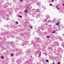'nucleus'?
Here are the masks:
<instances>
[{"label":"nucleus","mask_w":64,"mask_h":64,"mask_svg":"<svg viewBox=\"0 0 64 64\" xmlns=\"http://www.w3.org/2000/svg\"><path fill=\"white\" fill-rule=\"evenodd\" d=\"M20 50H19V51H20Z\"/></svg>","instance_id":"obj_29"},{"label":"nucleus","mask_w":64,"mask_h":64,"mask_svg":"<svg viewBox=\"0 0 64 64\" xmlns=\"http://www.w3.org/2000/svg\"><path fill=\"white\" fill-rule=\"evenodd\" d=\"M56 25H59V23H56Z\"/></svg>","instance_id":"obj_7"},{"label":"nucleus","mask_w":64,"mask_h":64,"mask_svg":"<svg viewBox=\"0 0 64 64\" xmlns=\"http://www.w3.org/2000/svg\"><path fill=\"white\" fill-rule=\"evenodd\" d=\"M58 64H60V62H58Z\"/></svg>","instance_id":"obj_18"},{"label":"nucleus","mask_w":64,"mask_h":64,"mask_svg":"<svg viewBox=\"0 0 64 64\" xmlns=\"http://www.w3.org/2000/svg\"><path fill=\"white\" fill-rule=\"evenodd\" d=\"M53 64H54V62Z\"/></svg>","instance_id":"obj_27"},{"label":"nucleus","mask_w":64,"mask_h":64,"mask_svg":"<svg viewBox=\"0 0 64 64\" xmlns=\"http://www.w3.org/2000/svg\"><path fill=\"white\" fill-rule=\"evenodd\" d=\"M52 33H55V32H55V31L54 30L52 32Z\"/></svg>","instance_id":"obj_10"},{"label":"nucleus","mask_w":64,"mask_h":64,"mask_svg":"<svg viewBox=\"0 0 64 64\" xmlns=\"http://www.w3.org/2000/svg\"><path fill=\"white\" fill-rule=\"evenodd\" d=\"M26 55H28L29 54V53H32V50H28L26 51Z\"/></svg>","instance_id":"obj_2"},{"label":"nucleus","mask_w":64,"mask_h":64,"mask_svg":"<svg viewBox=\"0 0 64 64\" xmlns=\"http://www.w3.org/2000/svg\"><path fill=\"white\" fill-rule=\"evenodd\" d=\"M51 48H49V49H50Z\"/></svg>","instance_id":"obj_28"},{"label":"nucleus","mask_w":64,"mask_h":64,"mask_svg":"<svg viewBox=\"0 0 64 64\" xmlns=\"http://www.w3.org/2000/svg\"><path fill=\"white\" fill-rule=\"evenodd\" d=\"M20 1L21 2H22L23 1V0H20Z\"/></svg>","instance_id":"obj_15"},{"label":"nucleus","mask_w":64,"mask_h":64,"mask_svg":"<svg viewBox=\"0 0 64 64\" xmlns=\"http://www.w3.org/2000/svg\"><path fill=\"white\" fill-rule=\"evenodd\" d=\"M20 62H21V60H20V59H18L17 61H16L17 63L18 64H20V63H21Z\"/></svg>","instance_id":"obj_3"},{"label":"nucleus","mask_w":64,"mask_h":64,"mask_svg":"<svg viewBox=\"0 0 64 64\" xmlns=\"http://www.w3.org/2000/svg\"><path fill=\"white\" fill-rule=\"evenodd\" d=\"M56 8H58V6H56Z\"/></svg>","instance_id":"obj_17"},{"label":"nucleus","mask_w":64,"mask_h":64,"mask_svg":"<svg viewBox=\"0 0 64 64\" xmlns=\"http://www.w3.org/2000/svg\"><path fill=\"white\" fill-rule=\"evenodd\" d=\"M41 53L40 52V53L39 57H40V56H41Z\"/></svg>","instance_id":"obj_12"},{"label":"nucleus","mask_w":64,"mask_h":64,"mask_svg":"<svg viewBox=\"0 0 64 64\" xmlns=\"http://www.w3.org/2000/svg\"><path fill=\"white\" fill-rule=\"evenodd\" d=\"M46 62H49V60H46Z\"/></svg>","instance_id":"obj_11"},{"label":"nucleus","mask_w":64,"mask_h":64,"mask_svg":"<svg viewBox=\"0 0 64 64\" xmlns=\"http://www.w3.org/2000/svg\"><path fill=\"white\" fill-rule=\"evenodd\" d=\"M30 57L31 58H32V55H30Z\"/></svg>","instance_id":"obj_13"},{"label":"nucleus","mask_w":64,"mask_h":64,"mask_svg":"<svg viewBox=\"0 0 64 64\" xmlns=\"http://www.w3.org/2000/svg\"><path fill=\"white\" fill-rule=\"evenodd\" d=\"M11 56L12 57V56H14V54L12 53L11 54Z\"/></svg>","instance_id":"obj_6"},{"label":"nucleus","mask_w":64,"mask_h":64,"mask_svg":"<svg viewBox=\"0 0 64 64\" xmlns=\"http://www.w3.org/2000/svg\"><path fill=\"white\" fill-rule=\"evenodd\" d=\"M1 58L2 59H3L4 58V56H3L2 55L1 56Z\"/></svg>","instance_id":"obj_4"},{"label":"nucleus","mask_w":64,"mask_h":64,"mask_svg":"<svg viewBox=\"0 0 64 64\" xmlns=\"http://www.w3.org/2000/svg\"><path fill=\"white\" fill-rule=\"evenodd\" d=\"M24 12H25V13H27V10H24Z\"/></svg>","instance_id":"obj_9"},{"label":"nucleus","mask_w":64,"mask_h":64,"mask_svg":"<svg viewBox=\"0 0 64 64\" xmlns=\"http://www.w3.org/2000/svg\"><path fill=\"white\" fill-rule=\"evenodd\" d=\"M47 38H50V36H47L46 37Z\"/></svg>","instance_id":"obj_8"},{"label":"nucleus","mask_w":64,"mask_h":64,"mask_svg":"<svg viewBox=\"0 0 64 64\" xmlns=\"http://www.w3.org/2000/svg\"><path fill=\"white\" fill-rule=\"evenodd\" d=\"M19 17H20V18H22V16H19Z\"/></svg>","instance_id":"obj_14"},{"label":"nucleus","mask_w":64,"mask_h":64,"mask_svg":"<svg viewBox=\"0 0 64 64\" xmlns=\"http://www.w3.org/2000/svg\"><path fill=\"white\" fill-rule=\"evenodd\" d=\"M52 4H50V6H51V5H52Z\"/></svg>","instance_id":"obj_20"},{"label":"nucleus","mask_w":64,"mask_h":64,"mask_svg":"<svg viewBox=\"0 0 64 64\" xmlns=\"http://www.w3.org/2000/svg\"><path fill=\"white\" fill-rule=\"evenodd\" d=\"M28 42L27 40H25L24 42H23L22 43L20 44V45H22V46H24L25 45H27L28 43Z\"/></svg>","instance_id":"obj_1"},{"label":"nucleus","mask_w":64,"mask_h":64,"mask_svg":"<svg viewBox=\"0 0 64 64\" xmlns=\"http://www.w3.org/2000/svg\"><path fill=\"white\" fill-rule=\"evenodd\" d=\"M16 24H18V22H16Z\"/></svg>","instance_id":"obj_16"},{"label":"nucleus","mask_w":64,"mask_h":64,"mask_svg":"<svg viewBox=\"0 0 64 64\" xmlns=\"http://www.w3.org/2000/svg\"><path fill=\"white\" fill-rule=\"evenodd\" d=\"M62 5H63V6H64V4H62Z\"/></svg>","instance_id":"obj_23"},{"label":"nucleus","mask_w":64,"mask_h":64,"mask_svg":"<svg viewBox=\"0 0 64 64\" xmlns=\"http://www.w3.org/2000/svg\"><path fill=\"white\" fill-rule=\"evenodd\" d=\"M52 2H53V1H54V0H52Z\"/></svg>","instance_id":"obj_22"},{"label":"nucleus","mask_w":64,"mask_h":64,"mask_svg":"<svg viewBox=\"0 0 64 64\" xmlns=\"http://www.w3.org/2000/svg\"><path fill=\"white\" fill-rule=\"evenodd\" d=\"M10 43H12V42H10Z\"/></svg>","instance_id":"obj_25"},{"label":"nucleus","mask_w":64,"mask_h":64,"mask_svg":"<svg viewBox=\"0 0 64 64\" xmlns=\"http://www.w3.org/2000/svg\"><path fill=\"white\" fill-rule=\"evenodd\" d=\"M37 5H39V4H37Z\"/></svg>","instance_id":"obj_26"},{"label":"nucleus","mask_w":64,"mask_h":64,"mask_svg":"<svg viewBox=\"0 0 64 64\" xmlns=\"http://www.w3.org/2000/svg\"><path fill=\"white\" fill-rule=\"evenodd\" d=\"M30 28H32V26H30Z\"/></svg>","instance_id":"obj_21"},{"label":"nucleus","mask_w":64,"mask_h":64,"mask_svg":"<svg viewBox=\"0 0 64 64\" xmlns=\"http://www.w3.org/2000/svg\"><path fill=\"white\" fill-rule=\"evenodd\" d=\"M32 42H31V45H32Z\"/></svg>","instance_id":"obj_24"},{"label":"nucleus","mask_w":64,"mask_h":64,"mask_svg":"<svg viewBox=\"0 0 64 64\" xmlns=\"http://www.w3.org/2000/svg\"><path fill=\"white\" fill-rule=\"evenodd\" d=\"M19 53H20L19 54H21V52H19Z\"/></svg>","instance_id":"obj_19"},{"label":"nucleus","mask_w":64,"mask_h":64,"mask_svg":"<svg viewBox=\"0 0 64 64\" xmlns=\"http://www.w3.org/2000/svg\"><path fill=\"white\" fill-rule=\"evenodd\" d=\"M40 10V9H37V10H36V12H39V10Z\"/></svg>","instance_id":"obj_5"}]
</instances>
